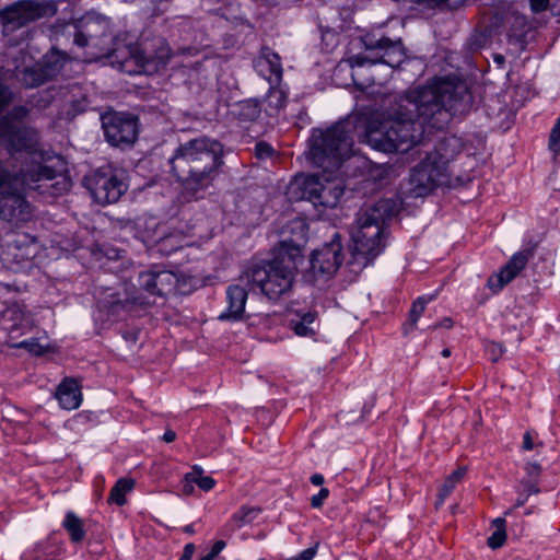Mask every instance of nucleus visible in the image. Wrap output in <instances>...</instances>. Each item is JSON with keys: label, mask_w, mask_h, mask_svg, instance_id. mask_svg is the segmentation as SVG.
Segmentation results:
<instances>
[{"label": "nucleus", "mask_w": 560, "mask_h": 560, "mask_svg": "<svg viewBox=\"0 0 560 560\" xmlns=\"http://www.w3.org/2000/svg\"><path fill=\"white\" fill-rule=\"evenodd\" d=\"M273 153V149L270 144L261 141V142H258L256 145H255V154L257 158L259 159H266V158H269L271 156Z\"/></svg>", "instance_id": "ea45409f"}, {"label": "nucleus", "mask_w": 560, "mask_h": 560, "mask_svg": "<svg viewBox=\"0 0 560 560\" xmlns=\"http://www.w3.org/2000/svg\"><path fill=\"white\" fill-rule=\"evenodd\" d=\"M194 552H195L194 544H187L184 547V550H183V553H182L179 560H191Z\"/></svg>", "instance_id": "de8ad7c7"}, {"label": "nucleus", "mask_w": 560, "mask_h": 560, "mask_svg": "<svg viewBox=\"0 0 560 560\" xmlns=\"http://www.w3.org/2000/svg\"><path fill=\"white\" fill-rule=\"evenodd\" d=\"M328 495L329 490L327 488H322L317 494L311 498V506L314 509H320Z\"/></svg>", "instance_id": "a19ab883"}, {"label": "nucleus", "mask_w": 560, "mask_h": 560, "mask_svg": "<svg viewBox=\"0 0 560 560\" xmlns=\"http://www.w3.org/2000/svg\"><path fill=\"white\" fill-rule=\"evenodd\" d=\"M516 22H521L522 24H525V16H516Z\"/></svg>", "instance_id": "e2e57ef3"}, {"label": "nucleus", "mask_w": 560, "mask_h": 560, "mask_svg": "<svg viewBox=\"0 0 560 560\" xmlns=\"http://www.w3.org/2000/svg\"><path fill=\"white\" fill-rule=\"evenodd\" d=\"M502 59H503V57H502V56H500V57H498V58H497V61H500V60H502Z\"/></svg>", "instance_id": "774afa93"}, {"label": "nucleus", "mask_w": 560, "mask_h": 560, "mask_svg": "<svg viewBox=\"0 0 560 560\" xmlns=\"http://www.w3.org/2000/svg\"><path fill=\"white\" fill-rule=\"evenodd\" d=\"M184 481L195 483L203 491H210L215 486V480L210 476H203V470L199 466H194L192 469L185 475Z\"/></svg>", "instance_id": "2f4dec72"}, {"label": "nucleus", "mask_w": 560, "mask_h": 560, "mask_svg": "<svg viewBox=\"0 0 560 560\" xmlns=\"http://www.w3.org/2000/svg\"><path fill=\"white\" fill-rule=\"evenodd\" d=\"M525 470L529 477H537L540 474V465L537 463H528Z\"/></svg>", "instance_id": "a18cd8bd"}, {"label": "nucleus", "mask_w": 560, "mask_h": 560, "mask_svg": "<svg viewBox=\"0 0 560 560\" xmlns=\"http://www.w3.org/2000/svg\"><path fill=\"white\" fill-rule=\"evenodd\" d=\"M319 323L316 312H296L289 320L290 329L299 337L313 338L317 335Z\"/></svg>", "instance_id": "aec40b11"}, {"label": "nucleus", "mask_w": 560, "mask_h": 560, "mask_svg": "<svg viewBox=\"0 0 560 560\" xmlns=\"http://www.w3.org/2000/svg\"><path fill=\"white\" fill-rule=\"evenodd\" d=\"M106 25V19L92 15L85 16L74 33V44L82 48L88 46L89 40L95 38L96 35L92 32V28L100 26L105 31Z\"/></svg>", "instance_id": "393cba45"}, {"label": "nucleus", "mask_w": 560, "mask_h": 560, "mask_svg": "<svg viewBox=\"0 0 560 560\" xmlns=\"http://www.w3.org/2000/svg\"><path fill=\"white\" fill-rule=\"evenodd\" d=\"M260 513L259 508L243 505L233 515L231 521L237 528L252 523Z\"/></svg>", "instance_id": "473e14b6"}, {"label": "nucleus", "mask_w": 560, "mask_h": 560, "mask_svg": "<svg viewBox=\"0 0 560 560\" xmlns=\"http://www.w3.org/2000/svg\"><path fill=\"white\" fill-rule=\"evenodd\" d=\"M63 552L65 544L49 538L36 544L27 556L31 560H60Z\"/></svg>", "instance_id": "b1692460"}, {"label": "nucleus", "mask_w": 560, "mask_h": 560, "mask_svg": "<svg viewBox=\"0 0 560 560\" xmlns=\"http://www.w3.org/2000/svg\"><path fill=\"white\" fill-rule=\"evenodd\" d=\"M302 248L293 240H283L270 260L250 264L240 277V281L258 289L270 301H278L288 294L294 281Z\"/></svg>", "instance_id": "39448f33"}, {"label": "nucleus", "mask_w": 560, "mask_h": 560, "mask_svg": "<svg viewBox=\"0 0 560 560\" xmlns=\"http://www.w3.org/2000/svg\"><path fill=\"white\" fill-rule=\"evenodd\" d=\"M166 231L167 226L159 224L154 220L149 221L145 226H138V235L149 248H155L162 234Z\"/></svg>", "instance_id": "cd10ccee"}, {"label": "nucleus", "mask_w": 560, "mask_h": 560, "mask_svg": "<svg viewBox=\"0 0 560 560\" xmlns=\"http://www.w3.org/2000/svg\"><path fill=\"white\" fill-rule=\"evenodd\" d=\"M521 490L526 494V495H530V494H534V493H538L539 492V489L538 487L532 482L530 480H524L521 482Z\"/></svg>", "instance_id": "37998d69"}, {"label": "nucleus", "mask_w": 560, "mask_h": 560, "mask_svg": "<svg viewBox=\"0 0 560 560\" xmlns=\"http://www.w3.org/2000/svg\"><path fill=\"white\" fill-rule=\"evenodd\" d=\"M451 323H452V320H451V319H446L445 325L450 326V325H451Z\"/></svg>", "instance_id": "69168bd1"}, {"label": "nucleus", "mask_w": 560, "mask_h": 560, "mask_svg": "<svg viewBox=\"0 0 560 560\" xmlns=\"http://www.w3.org/2000/svg\"><path fill=\"white\" fill-rule=\"evenodd\" d=\"M162 439L164 442L171 443V442L175 441L176 433L173 430H166Z\"/></svg>", "instance_id": "864d4df0"}, {"label": "nucleus", "mask_w": 560, "mask_h": 560, "mask_svg": "<svg viewBox=\"0 0 560 560\" xmlns=\"http://www.w3.org/2000/svg\"><path fill=\"white\" fill-rule=\"evenodd\" d=\"M57 12L54 1L21 0L0 10V25L8 34L45 16Z\"/></svg>", "instance_id": "9b49d317"}, {"label": "nucleus", "mask_w": 560, "mask_h": 560, "mask_svg": "<svg viewBox=\"0 0 560 560\" xmlns=\"http://www.w3.org/2000/svg\"><path fill=\"white\" fill-rule=\"evenodd\" d=\"M528 499V495H526L521 489L518 490V497L515 502V508L523 506Z\"/></svg>", "instance_id": "603ef678"}, {"label": "nucleus", "mask_w": 560, "mask_h": 560, "mask_svg": "<svg viewBox=\"0 0 560 560\" xmlns=\"http://www.w3.org/2000/svg\"><path fill=\"white\" fill-rule=\"evenodd\" d=\"M149 301H145L140 294L136 291L125 292L121 294L120 292L110 293L106 300L102 302L103 307H105L110 314L119 315L120 311H129L132 305H148Z\"/></svg>", "instance_id": "6ab92c4d"}, {"label": "nucleus", "mask_w": 560, "mask_h": 560, "mask_svg": "<svg viewBox=\"0 0 560 560\" xmlns=\"http://www.w3.org/2000/svg\"><path fill=\"white\" fill-rule=\"evenodd\" d=\"M342 244L338 233H335L329 243L313 252L311 270L314 276L331 278L343 261Z\"/></svg>", "instance_id": "4468645a"}, {"label": "nucleus", "mask_w": 560, "mask_h": 560, "mask_svg": "<svg viewBox=\"0 0 560 560\" xmlns=\"http://www.w3.org/2000/svg\"><path fill=\"white\" fill-rule=\"evenodd\" d=\"M316 555V550L314 548H307L303 550L294 560H313Z\"/></svg>", "instance_id": "49530a36"}, {"label": "nucleus", "mask_w": 560, "mask_h": 560, "mask_svg": "<svg viewBox=\"0 0 560 560\" xmlns=\"http://www.w3.org/2000/svg\"><path fill=\"white\" fill-rule=\"evenodd\" d=\"M20 179L45 197L61 196L71 187L62 161H50L35 128L0 117V220L13 225L32 218V206L16 185Z\"/></svg>", "instance_id": "f257e3e1"}, {"label": "nucleus", "mask_w": 560, "mask_h": 560, "mask_svg": "<svg viewBox=\"0 0 560 560\" xmlns=\"http://www.w3.org/2000/svg\"><path fill=\"white\" fill-rule=\"evenodd\" d=\"M559 5V10H557L553 14L555 15H559L560 14V0H556L555 3L552 4V8H558Z\"/></svg>", "instance_id": "13d9d810"}, {"label": "nucleus", "mask_w": 560, "mask_h": 560, "mask_svg": "<svg viewBox=\"0 0 560 560\" xmlns=\"http://www.w3.org/2000/svg\"><path fill=\"white\" fill-rule=\"evenodd\" d=\"M257 66L261 68V72H265V70L269 72L268 81L270 84L281 83L283 69L281 58L277 52L269 47H262Z\"/></svg>", "instance_id": "4be33fe9"}, {"label": "nucleus", "mask_w": 560, "mask_h": 560, "mask_svg": "<svg viewBox=\"0 0 560 560\" xmlns=\"http://www.w3.org/2000/svg\"><path fill=\"white\" fill-rule=\"evenodd\" d=\"M223 163L221 144L206 137L180 144L170 159L171 171L188 200L202 197L220 175Z\"/></svg>", "instance_id": "20e7f679"}, {"label": "nucleus", "mask_w": 560, "mask_h": 560, "mask_svg": "<svg viewBox=\"0 0 560 560\" xmlns=\"http://www.w3.org/2000/svg\"><path fill=\"white\" fill-rule=\"evenodd\" d=\"M171 57V48L161 38L144 43L143 46L132 45L117 48L110 58L120 63L122 71L132 73H151L164 67Z\"/></svg>", "instance_id": "6e6552de"}, {"label": "nucleus", "mask_w": 560, "mask_h": 560, "mask_svg": "<svg viewBox=\"0 0 560 560\" xmlns=\"http://www.w3.org/2000/svg\"><path fill=\"white\" fill-rule=\"evenodd\" d=\"M290 226H304V223L302 221H293Z\"/></svg>", "instance_id": "052dcab7"}, {"label": "nucleus", "mask_w": 560, "mask_h": 560, "mask_svg": "<svg viewBox=\"0 0 560 560\" xmlns=\"http://www.w3.org/2000/svg\"><path fill=\"white\" fill-rule=\"evenodd\" d=\"M83 184L94 201L102 206L117 202L128 189L124 172L109 164L88 174Z\"/></svg>", "instance_id": "9d476101"}, {"label": "nucleus", "mask_w": 560, "mask_h": 560, "mask_svg": "<svg viewBox=\"0 0 560 560\" xmlns=\"http://www.w3.org/2000/svg\"><path fill=\"white\" fill-rule=\"evenodd\" d=\"M260 113L259 102L253 98L238 102L234 107V115L242 121H254Z\"/></svg>", "instance_id": "c85d7f7f"}, {"label": "nucleus", "mask_w": 560, "mask_h": 560, "mask_svg": "<svg viewBox=\"0 0 560 560\" xmlns=\"http://www.w3.org/2000/svg\"><path fill=\"white\" fill-rule=\"evenodd\" d=\"M289 91L281 83H272L264 97V110L269 117H277L287 105Z\"/></svg>", "instance_id": "412c9836"}, {"label": "nucleus", "mask_w": 560, "mask_h": 560, "mask_svg": "<svg viewBox=\"0 0 560 560\" xmlns=\"http://www.w3.org/2000/svg\"><path fill=\"white\" fill-rule=\"evenodd\" d=\"M419 1L430 8H435V7L445 4L447 0H419Z\"/></svg>", "instance_id": "3c124183"}, {"label": "nucleus", "mask_w": 560, "mask_h": 560, "mask_svg": "<svg viewBox=\"0 0 560 560\" xmlns=\"http://www.w3.org/2000/svg\"><path fill=\"white\" fill-rule=\"evenodd\" d=\"M492 526L494 527V530L488 538L487 542L491 549H498L504 545L506 539L505 520L498 517L492 521Z\"/></svg>", "instance_id": "72a5a7b5"}, {"label": "nucleus", "mask_w": 560, "mask_h": 560, "mask_svg": "<svg viewBox=\"0 0 560 560\" xmlns=\"http://www.w3.org/2000/svg\"><path fill=\"white\" fill-rule=\"evenodd\" d=\"M14 347L19 348V349H25L30 353H33V354H36V355H40L45 351L44 346L40 345L37 341V339H34V338L23 340V341L16 343V345H14Z\"/></svg>", "instance_id": "e433bc0d"}, {"label": "nucleus", "mask_w": 560, "mask_h": 560, "mask_svg": "<svg viewBox=\"0 0 560 560\" xmlns=\"http://www.w3.org/2000/svg\"><path fill=\"white\" fill-rule=\"evenodd\" d=\"M362 43L368 54L353 55L347 59L355 84H359L357 77L363 74V71L369 72L371 84H382V79L376 73L377 66H385V77H388L405 60V49L400 39L392 40L385 36L366 34L362 37Z\"/></svg>", "instance_id": "0eeeda50"}, {"label": "nucleus", "mask_w": 560, "mask_h": 560, "mask_svg": "<svg viewBox=\"0 0 560 560\" xmlns=\"http://www.w3.org/2000/svg\"><path fill=\"white\" fill-rule=\"evenodd\" d=\"M489 350L492 354V361H497L503 353V349L500 345L491 343Z\"/></svg>", "instance_id": "09e8293b"}, {"label": "nucleus", "mask_w": 560, "mask_h": 560, "mask_svg": "<svg viewBox=\"0 0 560 560\" xmlns=\"http://www.w3.org/2000/svg\"><path fill=\"white\" fill-rule=\"evenodd\" d=\"M225 548V541L223 540H217L208 556L214 560V558L218 557V555Z\"/></svg>", "instance_id": "c03bdc74"}, {"label": "nucleus", "mask_w": 560, "mask_h": 560, "mask_svg": "<svg viewBox=\"0 0 560 560\" xmlns=\"http://www.w3.org/2000/svg\"><path fill=\"white\" fill-rule=\"evenodd\" d=\"M72 98L69 101L72 105V109L74 113H82L88 107V100L85 95L82 94V89L80 86L71 88Z\"/></svg>", "instance_id": "f704fd0d"}, {"label": "nucleus", "mask_w": 560, "mask_h": 560, "mask_svg": "<svg viewBox=\"0 0 560 560\" xmlns=\"http://www.w3.org/2000/svg\"><path fill=\"white\" fill-rule=\"evenodd\" d=\"M30 109L26 106H14L7 115L2 117H8L11 121H18L23 124V120L28 116Z\"/></svg>", "instance_id": "4c0bfd02"}, {"label": "nucleus", "mask_w": 560, "mask_h": 560, "mask_svg": "<svg viewBox=\"0 0 560 560\" xmlns=\"http://www.w3.org/2000/svg\"><path fill=\"white\" fill-rule=\"evenodd\" d=\"M135 481L128 478H120L110 489L108 502L119 506L126 503V494L133 489Z\"/></svg>", "instance_id": "c756f323"}, {"label": "nucleus", "mask_w": 560, "mask_h": 560, "mask_svg": "<svg viewBox=\"0 0 560 560\" xmlns=\"http://www.w3.org/2000/svg\"><path fill=\"white\" fill-rule=\"evenodd\" d=\"M353 124L339 121L327 129H315L311 137L310 159L323 168L320 175H310L301 183L302 198L315 207L334 208L343 195L342 180L332 177L342 162L350 156L353 145Z\"/></svg>", "instance_id": "7ed1b4c3"}, {"label": "nucleus", "mask_w": 560, "mask_h": 560, "mask_svg": "<svg viewBox=\"0 0 560 560\" xmlns=\"http://www.w3.org/2000/svg\"><path fill=\"white\" fill-rule=\"evenodd\" d=\"M184 530L188 534H192L194 533V528H192V525H187Z\"/></svg>", "instance_id": "680f3d73"}, {"label": "nucleus", "mask_w": 560, "mask_h": 560, "mask_svg": "<svg viewBox=\"0 0 560 560\" xmlns=\"http://www.w3.org/2000/svg\"><path fill=\"white\" fill-rule=\"evenodd\" d=\"M443 142L439 148L427 154L410 172L409 183L415 197H423L438 187L451 183L450 156L442 152Z\"/></svg>", "instance_id": "1a4fd4ad"}, {"label": "nucleus", "mask_w": 560, "mask_h": 560, "mask_svg": "<svg viewBox=\"0 0 560 560\" xmlns=\"http://www.w3.org/2000/svg\"><path fill=\"white\" fill-rule=\"evenodd\" d=\"M11 93L9 89L0 82V112L10 103Z\"/></svg>", "instance_id": "79ce46f5"}, {"label": "nucleus", "mask_w": 560, "mask_h": 560, "mask_svg": "<svg viewBox=\"0 0 560 560\" xmlns=\"http://www.w3.org/2000/svg\"><path fill=\"white\" fill-rule=\"evenodd\" d=\"M177 277L170 270L154 267L139 273V289L152 296H165L175 291Z\"/></svg>", "instance_id": "2eb2a0df"}, {"label": "nucleus", "mask_w": 560, "mask_h": 560, "mask_svg": "<svg viewBox=\"0 0 560 560\" xmlns=\"http://www.w3.org/2000/svg\"><path fill=\"white\" fill-rule=\"evenodd\" d=\"M428 302H429V299H427L424 296H420L412 303L411 310L409 312L410 327H413L416 325L417 320L422 315Z\"/></svg>", "instance_id": "c9c22d12"}, {"label": "nucleus", "mask_w": 560, "mask_h": 560, "mask_svg": "<svg viewBox=\"0 0 560 560\" xmlns=\"http://www.w3.org/2000/svg\"><path fill=\"white\" fill-rule=\"evenodd\" d=\"M451 323H452V320H451V319H446L445 325L450 326V325H451Z\"/></svg>", "instance_id": "338daca9"}, {"label": "nucleus", "mask_w": 560, "mask_h": 560, "mask_svg": "<svg viewBox=\"0 0 560 560\" xmlns=\"http://www.w3.org/2000/svg\"><path fill=\"white\" fill-rule=\"evenodd\" d=\"M248 292L240 283L231 284L226 289L228 307L218 318L220 320L235 322L243 317Z\"/></svg>", "instance_id": "a211bd4d"}, {"label": "nucleus", "mask_w": 560, "mask_h": 560, "mask_svg": "<svg viewBox=\"0 0 560 560\" xmlns=\"http://www.w3.org/2000/svg\"><path fill=\"white\" fill-rule=\"evenodd\" d=\"M185 243V237L179 232H171L167 228V231L164 232L155 246V250L162 255L168 256L177 249L182 248Z\"/></svg>", "instance_id": "a878e982"}, {"label": "nucleus", "mask_w": 560, "mask_h": 560, "mask_svg": "<svg viewBox=\"0 0 560 560\" xmlns=\"http://www.w3.org/2000/svg\"><path fill=\"white\" fill-rule=\"evenodd\" d=\"M102 126L113 147L130 145L138 136V118L131 114L107 113L102 116Z\"/></svg>", "instance_id": "f8f14e48"}, {"label": "nucleus", "mask_w": 560, "mask_h": 560, "mask_svg": "<svg viewBox=\"0 0 560 560\" xmlns=\"http://www.w3.org/2000/svg\"><path fill=\"white\" fill-rule=\"evenodd\" d=\"M200 560H213L212 558H210L208 555H206L205 557H202Z\"/></svg>", "instance_id": "0e129e2a"}, {"label": "nucleus", "mask_w": 560, "mask_h": 560, "mask_svg": "<svg viewBox=\"0 0 560 560\" xmlns=\"http://www.w3.org/2000/svg\"><path fill=\"white\" fill-rule=\"evenodd\" d=\"M528 2H529L530 11L534 14L542 13V12L547 11L548 9L553 10V13L557 10H559V7L556 9L552 8V4H550V0H528Z\"/></svg>", "instance_id": "58836bf2"}, {"label": "nucleus", "mask_w": 560, "mask_h": 560, "mask_svg": "<svg viewBox=\"0 0 560 560\" xmlns=\"http://www.w3.org/2000/svg\"><path fill=\"white\" fill-rule=\"evenodd\" d=\"M59 405L66 410L79 408L82 396L78 383L72 378H66L60 383L56 392Z\"/></svg>", "instance_id": "5701e85b"}, {"label": "nucleus", "mask_w": 560, "mask_h": 560, "mask_svg": "<svg viewBox=\"0 0 560 560\" xmlns=\"http://www.w3.org/2000/svg\"><path fill=\"white\" fill-rule=\"evenodd\" d=\"M1 316L4 327L10 334L19 330L25 332L35 326V319L31 312L25 308L24 304L18 302L3 306Z\"/></svg>", "instance_id": "f3484780"}, {"label": "nucleus", "mask_w": 560, "mask_h": 560, "mask_svg": "<svg viewBox=\"0 0 560 560\" xmlns=\"http://www.w3.org/2000/svg\"><path fill=\"white\" fill-rule=\"evenodd\" d=\"M522 447L525 451H532L534 448V443H533L530 432H526L524 434Z\"/></svg>", "instance_id": "8fccbe9b"}, {"label": "nucleus", "mask_w": 560, "mask_h": 560, "mask_svg": "<svg viewBox=\"0 0 560 560\" xmlns=\"http://www.w3.org/2000/svg\"><path fill=\"white\" fill-rule=\"evenodd\" d=\"M311 482L314 486H322L324 483V476L322 474H314L311 476Z\"/></svg>", "instance_id": "5fc2aeb1"}, {"label": "nucleus", "mask_w": 560, "mask_h": 560, "mask_svg": "<svg viewBox=\"0 0 560 560\" xmlns=\"http://www.w3.org/2000/svg\"><path fill=\"white\" fill-rule=\"evenodd\" d=\"M395 213L396 202L392 199H381L359 213L357 226L351 232L353 249L350 265L363 269L384 250V225Z\"/></svg>", "instance_id": "423d86ee"}, {"label": "nucleus", "mask_w": 560, "mask_h": 560, "mask_svg": "<svg viewBox=\"0 0 560 560\" xmlns=\"http://www.w3.org/2000/svg\"><path fill=\"white\" fill-rule=\"evenodd\" d=\"M66 57L63 54L51 50L43 56L40 61L21 72L20 81L25 88H37L56 78L63 68Z\"/></svg>", "instance_id": "ddd939ff"}, {"label": "nucleus", "mask_w": 560, "mask_h": 560, "mask_svg": "<svg viewBox=\"0 0 560 560\" xmlns=\"http://www.w3.org/2000/svg\"><path fill=\"white\" fill-rule=\"evenodd\" d=\"M470 106L471 96L464 82L438 80L396 98L382 121L369 125L364 140L382 152H407L425 130L445 128L454 116L466 114Z\"/></svg>", "instance_id": "f03ea898"}, {"label": "nucleus", "mask_w": 560, "mask_h": 560, "mask_svg": "<svg viewBox=\"0 0 560 560\" xmlns=\"http://www.w3.org/2000/svg\"><path fill=\"white\" fill-rule=\"evenodd\" d=\"M62 527L67 530L72 544H80L85 537L83 521L73 512L69 511L62 521Z\"/></svg>", "instance_id": "bb28decb"}, {"label": "nucleus", "mask_w": 560, "mask_h": 560, "mask_svg": "<svg viewBox=\"0 0 560 560\" xmlns=\"http://www.w3.org/2000/svg\"><path fill=\"white\" fill-rule=\"evenodd\" d=\"M442 357L448 358L451 355V350L448 348H445L441 352Z\"/></svg>", "instance_id": "bf43d9fd"}, {"label": "nucleus", "mask_w": 560, "mask_h": 560, "mask_svg": "<svg viewBox=\"0 0 560 560\" xmlns=\"http://www.w3.org/2000/svg\"><path fill=\"white\" fill-rule=\"evenodd\" d=\"M107 28H108V24L106 25L105 31H103V28H102V27H100V26H95L94 28H92V32H93L94 34H96V35H95V38H96V37H102V36H105V35L107 34Z\"/></svg>", "instance_id": "6e6d98bb"}, {"label": "nucleus", "mask_w": 560, "mask_h": 560, "mask_svg": "<svg viewBox=\"0 0 560 560\" xmlns=\"http://www.w3.org/2000/svg\"><path fill=\"white\" fill-rule=\"evenodd\" d=\"M466 474V468L460 467L453 471L444 481L442 485L439 494H438V501L436 505H441L444 503L445 499L453 492L456 485L460 482V480L464 478Z\"/></svg>", "instance_id": "7c9ffc66"}, {"label": "nucleus", "mask_w": 560, "mask_h": 560, "mask_svg": "<svg viewBox=\"0 0 560 560\" xmlns=\"http://www.w3.org/2000/svg\"><path fill=\"white\" fill-rule=\"evenodd\" d=\"M183 491L186 494H190L192 492V483L185 482V485L183 487Z\"/></svg>", "instance_id": "4d7b16f0"}, {"label": "nucleus", "mask_w": 560, "mask_h": 560, "mask_svg": "<svg viewBox=\"0 0 560 560\" xmlns=\"http://www.w3.org/2000/svg\"><path fill=\"white\" fill-rule=\"evenodd\" d=\"M534 247H526L515 253L509 261L488 278L487 285L493 293H499L508 283L513 281L526 267L528 260L534 256Z\"/></svg>", "instance_id": "dca6fc26"}]
</instances>
